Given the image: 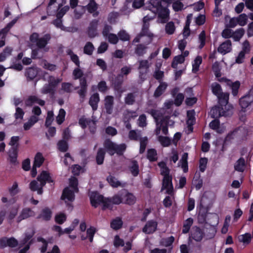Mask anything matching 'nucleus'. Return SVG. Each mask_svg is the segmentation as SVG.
<instances>
[{
  "label": "nucleus",
  "instance_id": "f257e3e1",
  "mask_svg": "<svg viewBox=\"0 0 253 253\" xmlns=\"http://www.w3.org/2000/svg\"><path fill=\"white\" fill-rule=\"evenodd\" d=\"M162 0H150L149 7L150 10L154 13H157L159 20L161 23H164L169 19V10L162 5Z\"/></svg>",
  "mask_w": 253,
  "mask_h": 253
},
{
  "label": "nucleus",
  "instance_id": "f03ea898",
  "mask_svg": "<svg viewBox=\"0 0 253 253\" xmlns=\"http://www.w3.org/2000/svg\"><path fill=\"white\" fill-rule=\"evenodd\" d=\"M37 179L40 183L36 180L32 181L30 184V188L32 191H37L38 194L41 195L42 193V187L45 185L46 182H52V180L48 172L43 171L38 177Z\"/></svg>",
  "mask_w": 253,
  "mask_h": 253
},
{
  "label": "nucleus",
  "instance_id": "7ed1b4c3",
  "mask_svg": "<svg viewBox=\"0 0 253 253\" xmlns=\"http://www.w3.org/2000/svg\"><path fill=\"white\" fill-rule=\"evenodd\" d=\"M78 180L74 177H72L69 180V186L65 188L63 191L62 199L66 203L73 202L75 199V193L78 191Z\"/></svg>",
  "mask_w": 253,
  "mask_h": 253
},
{
  "label": "nucleus",
  "instance_id": "20e7f679",
  "mask_svg": "<svg viewBox=\"0 0 253 253\" xmlns=\"http://www.w3.org/2000/svg\"><path fill=\"white\" fill-rule=\"evenodd\" d=\"M51 39V36L49 34H46L42 37H40L39 35L37 33H33L30 37V41L33 43H35L36 46L41 49H43L44 52H47L49 48L47 46V44Z\"/></svg>",
  "mask_w": 253,
  "mask_h": 253
},
{
  "label": "nucleus",
  "instance_id": "39448f33",
  "mask_svg": "<svg viewBox=\"0 0 253 253\" xmlns=\"http://www.w3.org/2000/svg\"><path fill=\"white\" fill-rule=\"evenodd\" d=\"M219 106H214L210 111V114L213 118H216L220 116H230L232 114V106L226 104H219Z\"/></svg>",
  "mask_w": 253,
  "mask_h": 253
},
{
  "label": "nucleus",
  "instance_id": "423d86ee",
  "mask_svg": "<svg viewBox=\"0 0 253 253\" xmlns=\"http://www.w3.org/2000/svg\"><path fill=\"white\" fill-rule=\"evenodd\" d=\"M104 146L107 151L111 155H113L115 153L122 155L126 149L125 144L117 145L109 140H107L105 141Z\"/></svg>",
  "mask_w": 253,
  "mask_h": 253
},
{
  "label": "nucleus",
  "instance_id": "0eeeda50",
  "mask_svg": "<svg viewBox=\"0 0 253 253\" xmlns=\"http://www.w3.org/2000/svg\"><path fill=\"white\" fill-rule=\"evenodd\" d=\"M211 87L212 93L217 97L219 104H228L229 94L222 92L221 87L218 84L212 83Z\"/></svg>",
  "mask_w": 253,
  "mask_h": 253
},
{
  "label": "nucleus",
  "instance_id": "6e6552de",
  "mask_svg": "<svg viewBox=\"0 0 253 253\" xmlns=\"http://www.w3.org/2000/svg\"><path fill=\"white\" fill-rule=\"evenodd\" d=\"M90 200L92 206L95 208L99 205H102L103 210L110 208V204L107 202V199L97 192H91L90 194Z\"/></svg>",
  "mask_w": 253,
  "mask_h": 253
},
{
  "label": "nucleus",
  "instance_id": "1a4fd4ad",
  "mask_svg": "<svg viewBox=\"0 0 253 253\" xmlns=\"http://www.w3.org/2000/svg\"><path fill=\"white\" fill-rule=\"evenodd\" d=\"M149 23H144L141 33L133 40V43L139 42L140 38L144 36H147L150 39L149 43L151 42L152 38L154 37V35L149 31Z\"/></svg>",
  "mask_w": 253,
  "mask_h": 253
},
{
  "label": "nucleus",
  "instance_id": "9d476101",
  "mask_svg": "<svg viewBox=\"0 0 253 253\" xmlns=\"http://www.w3.org/2000/svg\"><path fill=\"white\" fill-rule=\"evenodd\" d=\"M138 70L139 78L144 81L146 79V74L148 72L150 64L147 60H142L138 61Z\"/></svg>",
  "mask_w": 253,
  "mask_h": 253
},
{
  "label": "nucleus",
  "instance_id": "9b49d317",
  "mask_svg": "<svg viewBox=\"0 0 253 253\" xmlns=\"http://www.w3.org/2000/svg\"><path fill=\"white\" fill-rule=\"evenodd\" d=\"M79 123L83 128H85L88 126L91 132L94 133L95 132L96 129V122L95 121L91 120L90 119L81 118L79 120Z\"/></svg>",
  "mask_w": 253,
  "mask_h": 253
},
{
  "label": "nucleus",
  "instance_id": "f8f14e48",
  "mask_svg": "<svg viewBox=\"0 0 253 253\" xmlns=\"http://www.w3.org/2000/svg\"><path fill=\"white\" fill-rule=\"evenodd\" d=\"M150 114L153 117L156 122V125L159 124V126H161V130H162V133L164 134L167 135L168 133V129L167 126H163V122L161 124L159 123V121H161V116H160V113L158 111L155 110H152L150 112Z\"/></svg>",
  "mask_w": 253,
  "mask_h": 253
},
{
  "label": "nucleus",
  "instance_id": "ddd939ff",
  "mask_svg": "<svg viewBox=\"0 0 253 253\" xmlns=\"http://www.w3.org/2000/svg\"><path fill=\"white\" fill-rule=\"evenodd\" d=\"M156 134L157 135V140L163 147H168L171 143V139L168 136H164L160 135L161 132V126L157 124L156 127Z\"/></svg>",
  "mask_w": 253,
  "mask_h": 253
},
{
  "label": "nucleus",
  "instance_id": "4468645a",
  "mask_svg": "<svg viewBox=\"0 0 253 253\" xmlns=\"http://www.w3.org/2000/svg\"><path fill=\"white\" fill-rule=\"evenodd\" d=\"M162 189H166L168 194H171L173 187L172 183V176L169 175L163 177Z\"/></svg>",
  "mask_w": 253,
  "mask_h": 253
},
{
  "label": "nucleus",
  "instance_id": "2eb2a0df",
  "mask_svg": "<svg viewBox=\"0 0 253 253\" xmlns=\"http://www.w3.org/2000/svg\"><path fill=\"white\" fill-rule=\"evenodd\" d=\"M35 104L42 106L45 104V101L35 95L29 96L25 100V105L26 106H31Z\"/></svg>",
  "mask_w": 253,
  "mask_h": 253
},
{
  "label": "nucleus",
  "instance_id": "dca6fc26",
  "mask_svg": "<svg viewBox=\"0 0 253 253\" xmlns=\"http://www.w3.org/2000/svg\"><path fill=\"white\" fill-rule=\"evenodd\" d=\"M158 223L154 220H151L147 222L142 229V231L146 234H152L154 233L157 228Z\"/></svg>",
  "mask_w": 253,
  "mask_h": 253
},
{
  "label": "nucleus",
  "instance_id": "f3484780",
  "mask_svg": "<svg viewBox=\"0 0 253 253\" xmlns=\"http://www.w3.org/2000/svg\"><path fill=\"white\" fill-rule=\"evenodd\" d=\"M98 24V20H93L90 22L87 31V35L89 38H93L97 36Z\"/></svg>",
  "mask_w": 253,
  "mask_h": 253
},
{
  "label": "nucleus",
  "instance_id": "a211bd4d",
  "mask_svg": "<svg viewBox=\"0 0 253 253\" xmlns=\"http://www.w3.org/2000/svg\"><path fill=\"white\" fill-rule=\"evenodd\" d=\"M122 196L123 198V203L129 205H133L135 203L136 198L131 193H128L125 190L121 191Z\"/></svg>",
  "mask_w": 253,
  "mask_h": 253
},
{
  "label": "nucleus",
  "instance_id": "6ab92c4d",
  "mask_svg": "<svg viewBox=\"0 0 253 253\" xmlns=\"http://www.w3.org/2000/svg\"><path fill=\"white\" fill-rule=\"evenodd\" d=\"M86 8L88 12L92 13L93 17H97L99 12L97 11L98 4L96 3L94 0H90L88 4L86 6Z\"/></svg>",
  "mask_w": 253,
  "mask_h": 253
},
{
  "label": "nucleus",
  "instance_id": "aec40b11",
  "mask_svg": "<svg viewBox=\"0 0 253 253\" xmlns=\"http://www.w3.org/2000/svg\"><path fill=\"white\" fill-rule=\"evenodd\" d=\"M232 50V44L230 40L222 43L218 48V51L222 54L230 52Z\"/></svg>",
  "mask_w": 253,
  "mask_h": 253
},
{
  "label": "nucleus",
  "instance_id": "412c9836",
  "mask_svg": "<svg viewBox=\"0 0 253 253\" xmlns=\"http://www.w3.org/2000/svg\"><path fill=\"white\" fill-rule=\"evenodd\" d=\"M204 235L203 231L199 228L195 226L191 231V237L196 241H200Z\"/></svg>",
  "mask_w": 253,
  "mask_h": 253
},
{
  "label": "nucleus",
  "instance_id": "4be33fe9",
  "mask_svg": "<svg viewBox=\"0 0 253 253\" xmlns=\"http://www.w3.org/2000/svg\"><path fill=\"white\" fill-rule=\"evenodd\" d=\"M104 105L107 113L112 114L113 112L114 97L112 96H107L104 100Z\"/></svg>",
  "mask_w": 253,
  "mask_h": 253
},
{
  "label": "nucleus",
  "instance_id": "5701e85b",
  "mask_svg": "<svg viewBox=\"0 0 253 253\" xmlns=\"http://www.w3.org/2000/svg\"><path fill=\"white\" fill-rule=\"evenodd\" d=\"M107 202L109 203L110 205V208L109 209H112V205L113 204L119 205L122 203H123V198L122 196V192L114 195L111 199H107Z\"/></svg>",
  "mask_w": 253,
  "mask_h": 253
},
{
  "label": "nucleus",
  "instance_id": "b1692460",
  "mask_svg": "<svg viewBox=\"0 0 253 253\" xmlns=\"http://www.w3.org/2000/svg\"><path fill=\"white\" fill-rule=\"evenodd\" d=\"M34 212L31 209L29 208L24 209L22 211L20 215L17 217V222H20L21 220L29 217L34 216Z\"/></svg>",
  "mask_w": 253,
  "mask_h": 253
},
{
  "label": "nucleus",
  "instance_id": "393cba45",
  "mask_svg": "<svg viewBox=\"0 0 253 253\" xmlns=\"http://www.w3.org/2000/svg\"><path fill=\"white\" fill-rule=\"evenodd\" d=\"M139 95L140 96H141L138 91L128 93L125 98V103L127 105H132L134 103L137 97Z\"/></svg>",
  "mask_w": 253,
  "mask_h": 253
},
{
  "label": "nucleus",
  "instance_id": "a878e982",
  "mask_svg": "<svg viewBox=\"0 0 253 253\" xmlns=\"http://www.w3.org/2000/svg\"><path fill=\"white\" fill-rule=\"evenodd\" d=\"M253 102V95L247 94L240 99V104L242 108H246Z\"/></svg>",
  "mask_w": 253,
  "mask_h": 253
},
{
  "label": "nucleus",
  "instance_id": "bb28decb",
  "mask_svg": "<svg viewBox=\"0 0 253 253\" xmlns=\"http://www.w3.org/2000/svg\"><path fill=\"white\" fill-rule=\"evenodd\" d=\"M99 100V96L97 93H95L90 96L89 104L91 106L93 110H97Z\"/></svg>",
  "mask_w": 253,
  "mask_h": 253
},
{
  "label": "nucleus",
  "instance_id": "cd10ccee",
  "mask_svg": "<svg viewBox=\"0 0 253 253\" xmlns=\"http://www.w3.org/2000/svg\"><path fill=\"white\" fill-rule=\"evenodd\" d=\"M39 120V118L36 116H32L28 121L24 124L23 127L25 130H29Z\"/></svg>",
  "mask_w": 253,
  "mask_h": 253
},
{
  "label": "nucleus",
  "instance_id": "c85d7f7f",
  "mask_svg": "<svg viewBox=\"0 0 253 253\" xmlns=\"http://www.w3.org/2000/svg\"><path fill=\"white\" fill-rule=\"evenodd\" d=\"M129 169L134 176H136L139 173V166L136 161H132L129 165Z\"/></svg>",
  "mask_w": 253,
  "mask_h": 253
},
{
  "label": "nucleus",
  "instance_id": "c756f323",
  "mask_svg": "<svg viewBox=\"0 0 253 253\" xmlns=\"http://www.w3.org/2000/svg\"><path fill=\"white\" fill-rule=\"evenodd\" d=\"M246 167L245 161L244 158H240L235 164L234 169L236 170L239 172L244 171Z\"/></svg>",
  "mask_w": 253,
  "mask_h": 253
},
{
  "label": "nucleus",
  "instance_id": "7c9ffc66",
  "mask_svg": "<svg viewBox=\"0 0 253 253\" xmlns=\"http://www.w3.org/2000/svg\"><path fill=\"white\" fill-rule=\"evenodd\" d=\"M37 68H29L26 70L25 76L30 80L34 79L38 74Z\"/></svg>",
  "mask_w": 253,
  "mask_h": 253
},
{
  "label": "nucleus",
  "instance_id": "2f4dec72",
  "mask_svg": "<svg viewBox=\"0 0 253 253\" xmlns=\"http://www.w3.org/2000/svg\"><path fill=\"white\" fill-rule=\"evenodd\" d=\"M51 214V211L48 208H45L42 210L38 217L44 220H48L50 219Z\"/></svg>",
  "mask_w": 253,
  "mask_h": 253
},
{
  "label": "nucleus",
  "instance_id": "473e14b6",
  "mask_svg": "<svg viewBox=\"0 0 253 253\" xmlns=\"http://www.w3.org/2000/svg\"><path fill=\"white\" fill-rule=\"evenodd\" d=\"M158 166L160 168L161 174L163 177L170 175L169 174V169L167 167L165 162H161L159 163Z\"/></svg>",
  "mask_w": 253,
  "mask_h": 253
},
{
  "label": "nucleus",
  "instance_id": "72a5a7b5",
  "mask_svg": "<svg viewBox=\"0 0 253 253\" xmlns=\"http://www.w3.org/2000/svg\"><path fill=\"white\" fill-rule=\"evenodd\" d=\"M167 87V84L165 83H161L159 86L156 88L154 95L156 97H158L161 95L165 91Z\"/></svg>",
  "mask_w": 253,
  "mask_h": 253
},
{
  "label": "nucleus",
  "instance_id": "f704fd0d",
  "mask_svg": "<svg viewBox=\"0 0 253 253\" xmlns=\"http://www.w3.org/2000/svg\"><path fill=\"white\" fill-rule=\"evenodd\" d=\"M188 153H184L182 156L181 159L180 161V163H181V166L182 168L183 171L184 172H186L188 171Z\"/></svg>",
  "mask_w": 253,
  "mask_h": 253
},
{
  "label": "nucleus",
  "instance_id": "c9c22d12",
  "mask_svg": "<svg viewBox=\"0 0 253 253\" xmlns=\"http://www.w3.org/2000/svg\"><path fill=\"white\" fill-rule=\"evenodd\" d=\"M202 62V58L200 56H198L192 63V72L196 73L199 69V66Z\"/></svg>",
  "mask_w": 253,
  "mask_h": 253
},
{
  "label": "nucleus",
  "instance_id": "e433bc0d",
  "mask_svg": "<svg viewBox=\"0 0 253 253\" xmlns=\"http://www.w3.org/2000/svg\"><path fill=\"white\" fill-rule=\"evenodd\" d=\"M12 49L10 47H6L0 53V62L4 61L6 58L11 55Z\"/></svg>",
  "mask_w": 253,
  "mask_h": 253
},
{
  "label": "nucleus",
  "instance_id": "4c0bfd02",
  "mask_svg": "<svg viewBox=\"0 0 253 253\" xmlns=\"http://www.w3.org/2000/svg\"><path fill=\"white\" fill-rule=\"evenodd\" d=\"M43 161L44 158L42 155L41 153H38L35 157L33 166H34L35 167L39 168L42 165Z\"/></svg>",
  "mask_w": 253,
  "mask_h": 253
},
{
  "label": "nucleus",
  "instance_id": "58836bf2",
  "mask_svg": "<svg viewBox=\"0 0 253 253\" xmlns=\"http://www.w3.org/2000/svg\"><path fill=\"white\" fill-rule=\"evenodd\" d=\"M193 223V219L192 218H188L184 222L182 233H187L189 232L190 228Z\"/></svg>",
  "mask_w": 253,
  "mask_h": 253
},
{
  "label": "nucleus",
  "instance_id": "ea45409f",
  "mask_svg": "<svg viewBox=\"0 0 253 253\" xmlns=\"http://www.w3.org/2000/svg\"><path fill=\"white\" fill-rule=\"evenodd\" d=\"M105 152L103 148H100L97 153L96 155V162L98 165L103 164L104 159Z\"/></svg>",
  "mask_w": 253,
  "mask_h": 253
},
{
  "label": "nucleus",
  "instance_id": "a19ab883",
  "mask_svg": "<svg viewBox=\"0 0 253 253\" xmlns=\"http://www.w3.org/2000/svg\"><path fill=\"white\" fill-rule=\"evenodd\" d=\"M188 119L187 124L189 126V128L191 129L192 126L195 121L194 111L193 110L188 111L187 112Z\"/></svg>",
  "mask_w": 253,
  "mask_h": 253
},
{
  "label": "nucleus",
  "instance_id": "79ce46f5",
  "mask_svg": "<svg viewBox=\"0 0 253 253\" xmlns=\"http://www.w3.org/2000/svg\"><path fill=\"white\" fill-rule=\"evenodd\" d=\"M123 225V222L119 217H117L113 219L111 222V227L115 230L120 229Z\"/></svg>",
  "mask_w": 253,
  "mask_h": 253
},
{
  "label": "nucleus",
  "instance_id": "37998d69",
  "mask_svg": "<svg viewBox=\"0 0 253 253\" xmlns=\"http://www.w3.org/2000/svg\"><path fill=\"white\" fill-rule=\"evenodd\" d=\"M174 241V238L171 236L168 238H162L160 241V244L163 246L169 247L172 245Z\"/></svg>",
  "mask_w": 253,
  "mask_h": 253
},
{
  "label": "nucleus",
  "instance_id": "c03bdc74",
  "mask_svg": "<svg viewBox=\"0 0 253 253\" xmlns=\"http://www.w3.org/2000/svg\"><path fill=\"white\" fill-rule=\"evenodd\" d=\"M147 158L150 161H155L157 159V151L154 149H149L147 151Z\"/></svg>",
  "mask_w": 253,
  "mask_h": 253
},
{
  "label": "nucleus",
  "instance_id": "a18cd8bd",
  "mask_svg": "<svg viewBox=\"0 0 253 253\" xmlns=\"http://www.w3.org/2000/svg\"><path fill=\"white\" fill-rule=\"evenodd\" d=\"M165 31L168 35H172L175 31V27L173 22H168L165 26Z\"/></svg>",
  "mask_w": 253,
  "mask_h": 253
},
{
  "label": "nucleus",
  "instance_id": "49530a36",
  "mask_svg": "<svg viewBox=\"0 0 253 253\" xmlns=\"http://www.w3.org/2000/svg\"><path fill=\"white\" fill-rule=\"evenodd\" d=\"M94 47L93 44L90 42H87L84 48V52L85 54L90 55L92 54Z\"/></svg>",
  "mask_w": 253,
  "mask_h": 253
},
{
  "label": "nucleus",
  "instance_id": "de8ad7c7",
  "mask_svg": "<svg viewBox=\"0 0 253 253\" xmlns=\"http://www.w3.org/2000/svg\"><path fill=\"white\" fill-rule=\"evenodd\" d=\"M244 30L243 28L237 30L235 32H233L232 38L235 41H239L244 34Z\"/></svg>",
  "mask_w": 253,
  "mask_h": 253
},
{
  "label": "nucleus",
  "instance_id": "09e8293b",
  "mask_svg": "<svg viewBox=\"0 0 253 253\" xmlns=\"http://www.w3.org/2000/svg\"><path fill=\"white\" fill-rule=\"evenodd\" d=\"M67 53L70 55L71 60L79 67L80 66V60L77 55L74 54L71 49H68Z\"/></svg>",
  "mask_w": 253,
  "mask_h": 253
},
{
  "label": "nucleus",
  "instance_id": "8fccbe9b",
  "mask_svg": "<svg viewBox=\"0 0 253 253\" xmlns=\"http://www.w3.org/2000/svg\"><path fill=\"white\" fill-rule=\"evenodd\" d=\"M210 126L211 128L216 130L217 132L218 133H222L223 132V130L222 129H220L219 127V122L217 120H214L211 122L210 124Z\"/></svg>",
  "mask_w": 253,
  "mask_h": 253
},
{
  "label": "nucleus",
  "instance_id": "3c124183",
  "mask_svg": "<svg viewBox=\"0 0 253 253\" xmlns=\"http://www.w3.org/2000/svg\"><path fill=\"white\" fill-rule=\"evenodd\" d=\"M238 25L241 26H245L247 23L248 16L246 14L243 13L236 17Z\"/></svg>",
  "mask_w": 253,
  "mask_h": 253
},
{
  "label": "nucleus",
  "instance_id": "603ef678",
  "mask_svg": "<svg viewBox=\"0 0 253 253\" xmlns=\"http://www.w3.org/2000/svg\"><path fill=\"white\" fill-rule=\"evenodd\" d=\"M185 61L183 55H179L174 57L172 63V67L173 68H176L178 64H181Z\"/></svg>",
  "mask_w": 253,
  "mask_h": 253
},
{
  "label": "nucleus",
  "instance_id": "864d4df0",
  "mask_svg": "<svg viewBox=\"0 0 253 253\" xmlns=\"http://www.w3.org/2000/svg\"><path fill=\"white\" fill-rule=\"evenodd\" d=\"M85 11L84 7L78 6L74 10V16L76 18L79 19L81 17Z\"/></svg>",
  "mask_w": 253,
  "mask_h": 253
},
{
  "label": "nucleus",
  "instance_id": "5fc2aeb1",
  "mask_svg": "<svg viewBox=\"0 0 253 253\" xmlns=\"http://www.w3.org/2000/svg\"><path fill=\"white\" fill-rule=\"evenodd\" d=\"M41 65L43 68L50 71H55L56 69V66L55 64H51L45 60L42 61Z\"/></svg>",
  "mask_w": 253,
  "mask_h": 253
},
{
  "label": "nucleus",
  "instance_id": "6e6d98bb",
  "mask_svg": "<svg viewBox=\"0 0 253 253\" xmlns=\"http://www.w3.org/2000/svg\"><path fill=\"white\" fill-rule=\"evenodd\" d=\"M55 90V88L52 86L49 83L45 84L41 90V92L43 94L53 93Z\"/></svg>",
  "mask_w": 253,
  "mask_h": 253
},
{
  "label": "nucleus",
  "instance_id": "4d7b16f0",
  "mask_svg": "<svg viewBox=\"0 0 253 253\" xmlns=\"http://www.w3.org/2000/svg\"><path fill=\"white\" fill-rule=\"evenodd\" d=\"M230 220L231 216L230 215H227L225 217L223 226L221 229L222 233L225 234L228 232Z\"/></svg>",
  "mask_w": 253,
  "mask_h": 253
},
{
  "label": "nucleus",
  "instance_id": "13d9d810",
  "mask_svg": "<svg viewBox=\"0 0 253 253\" xmlns=\"http://www.w3.org/2000/svg\"><path fill=\"white\" fill-rule=\"evenodd\" d=\"M107 180L109 184L114 187H117L121 185V183L117 179L112 175H109Z\"/></svg>",
  "mask_w": 253,
  "mask_h": 253
},
{
  "label": "nucleus",
  "instance_id": "bf43d9fd",
  "mask_svg": "<svg viewBox=\"0 0 253 253\" xmlns=\"http://www.w3.org/2000/svg\"><path fill=\"white\" fill-rule=\"evenodd\" d=\"M62 81V79L60 78H56L53 76H49L48 82L49 84L55 88L56 86Z\"/></svg>",
  "mask_w": 253,
  "mask_h": 253
},
{
  "label": "nucleus",
  "instance_id": "052dcab7",
  "mask_svg": "<svg viewBox=\"0 0 253 253\" xmlns=\"http://www.w3.org/2000/svg\"><path fill=\"white\" fill-rule=\"evenodd\" d=\"M66 112L63 109H60L59 111L58 116L56 117L57 123L60 125L65 120Z\"/></svg>",
  "mask_w": 253,
  "mask_h": 253
},
{
  "label": "nucleus",
  "instance_id": "680f3d73",
  "mask_svg": "<svg viewBox=\"0 0 253 253\" xmlns=\"http://www.w3.org/2000/svg\"><path fill=\"white\" fill-rule=\"evenodd\" d=\"M141 136L140 132H136L135 130H132L129 132L128 137L131 140H138Z\"/></svg>",
  "mask_w": 253,
  "mask_h": 253
},
{
  "label": "nucleus",
  "instance_id": "e2e57ef3",
  "mask_svg": "<svg viewBox=\"0 0 253 253\" xmlns=\"http://www.w3.org/2000/svg\"><path fill=\"white\" fill-rule=\"evenodd\" d=\"M251 51V45L247 40L245 41L242 44V50L241 52L245 54L249 53Z\"/></svg>",
  "mask_w": 253,
  "mask_h": 253
},
{
  "label": "nucleus",
  "instance_id": "0e129e2a",
  "mask_svg": "<svg viewBox=\"0 0 253 253\" xmlns=\"http://www.w3.org/2000/svg\"><path fill=\"white\" fill-rule=\"evenodd\" d=\"M140 153H143L146 148L147 144V138L146 137L140 138Z\"/></svg>",
  "mask_w": 253,
  "mask_h": 253
},
{
  "label": "nucleus",
  "instance_id": "69168bd1",
  "mask_svg": "<svg viewBox=\"0 0 253 253\" xmlns=\"http://www.w3.org/2000/svg\"><path fill=\"white\" fill-rule=\"evenodd\" d=\"M17 151L15 149H12L9 151V161L11 163L15 164L17 161Z\"/></svg>",
  "mask_w": 253,
  "mask_h": 253
},
{
  "label": "nucleus",
  "instance_id": "338daca9",
  "mask_svg": "<svg viewBox=\"0 0 253 253\" xmlns=\"http://www.w3.org/2000/svg\"><path fill=\"white\" fill-rule=\"evenodd\" d=\"M34 235V232L32 230H30L29 231L26 232L24 235V238L22 240V244H26L30 240Z\"/></svg>",
  "mask_w": 253,
  "mask_h": 253
},
{
  "label": "nucleus",
  "instance_id": "774afa93",
  "mask_svg": "<svg viewBox=\"0 0 253 253\" xmlns=\"http://www.w3.org/2000/svg\"><path fill=\"white\" fill-rule=\"evenodd\" d=\"M239 239L240 241L248 244L250 242L251 239V235L249 233H246L239 236Z\"/></svg>",
  "mask_w": 253,
  "mask_h": 253
}]
</instances>
